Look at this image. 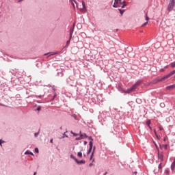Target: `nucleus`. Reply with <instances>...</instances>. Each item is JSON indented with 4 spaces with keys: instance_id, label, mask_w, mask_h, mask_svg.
Listing matches in <instances>:
<instances>
[{
    "instance_id": "1",
    "label": "nucleus",
    "mask_w": 175,
    "mask_h": 175,
    "mask_svg": "<svg viewBox=\"0 0 175 175\" xmlns=\"http://www.w3.org/2000/svg\"><path fill=\"white\" fill-rule=\"evenodd\" d=\"M142 81H137L135 84H134L131 88H129L125 91L126 94H131V92H133V91H136V88L140 85Z\"/></svg>"
},
{
    "instance_id": "2",
    "label": "nucleus",
    "mask_w": 175,
    "mask_h": 175,
    "mask_svg": "<svg viewBox=\"0 0 175 175\" xmlns=\"http://www.w3.org/2000/svg\"><path fill=\"white\" fill-rule=\"evenodd\" d=\"M174 74H175V70L172 71V72H170L168 75L163 77L162 78L159 79H158V82L161 83V81H164V80H166V79H169V77L173 76V75H174Z\"/></svg>"
},
{
    "instance_id": "3",
    "label": "nucleus",
    "mask_w": 175,
    "mask_h": 175,
    "mask_svg": "<svg viewBox=\"0 0 175 175\" xmlns=\"http://www.w3.org/2000/svg\"><path fill=\"white\" fill-rule=\"evenodd\" d=\"M175 1L174 0H170L168 4L167 10L168 12H172L173 10V8H174Z\"/></svg>"
},
{
    "instance_id": "4",
    "label": "nucleus",
    "mask_w": 175,
    "mask_h": 175,
    "mask_svg": "<svg viewBox=\"0 0 175 175\" xmlns=\"http://www.w3.org/2000/svg\"><path fill=\"white\" fill-rule=\"evenodd\" d=\"M118 3L120 5H122L123 3H125V0H115V3L113 5V8H118Z\"/></svg>"
},
{
    "instance_id": "5",
    "label": "nucleus",
    "mask_w": 175,
    "mask_h": 175,
    "mask_svg": "<svg viewBox=\"0 0 175 175\" xmlns=\"http://www.w3.org/2000/svg\"><path fill=\"white\" fill-rule=\"evenodd\" d=\"M89 140H91L89 143V145H90V149H89V151H88V154L91 153V150H92V137H88Z\"/></svg>"
},
{
    "instance_id": "6",
    "label": "nucleus",
    "mask_w": 175,
    "mask_h": 175,
    "mask_svg": "<svg viewBox=\"0 0 175 175\" xmlns=\"http://www.w3.org/2000/svg\"><path fill=\"white\" fill-rule=\"evenodd\" d=\"M71 4L73 6L74 9L77 7L79 8V5L77 4V2L75 0H70Z\"/></svg>"
},
{
    "instance_id": "7",
    "label": "nucleus",
    "mask_w": 175,
    "mask_h": 175,
    "mask_svg": "<svg viewBox=\"0 0 175 175\" xmlns=\"http://www.w3.org/2000/svg\"><path fill=\"white\" fill-rule=\"evenodd\" d=\"M79 10L81 12H83V13L85 12V3L84 1H82V8H79Z\"/></svg>"
},
{
    "instance_id": "8",
    "label": "nucleus",
    "mask_w": 175,
    "mask_h": 175,
    "mask_svg": "<svg viewBox=\"0 0 175 175\" xmlns=\"http://www.w3.org/2000/svg\"><path fill=\"white\" fill-rule=\"evenodd\" d=\"M71 158H73V159H75V161L77 162V163H84V162H85V161H79L76 158H75V157H73V154H71Z\"/></svg>"
},
{
    "instance_id": "9",
    "label": "nucleus",
    "mask_w": 175,
    "mask_h": 175,
    "mask_svg": "<svg viewBox=\"0 0 175 175\" xmlns=\"http://www.w3.org/2000/svg\"><path fill=\"white\" fill-rule=\"evenodd\" d=\"M174 88H175V84L174 85H171L170 86H167L165 88V90H174Z\"/></svg>"
},
{
    "instance_id": "10",
    "label": "nucleus",
    "mask_w": 175,
    "mask_h": 175,
    "mask_svg": "<svg viewBox=\"0 0 175 175\" xmlns=\"http://www.w3.org/2000/svg\"><path fill=\"white\" fill-rule=\"evenodd\" d=\"M171 170L172 172H174V170H175V162L174 161H173V163H172Z\"/></svg>"
},
{
    "instance_id": "11",
    "label": "nucleus",
    "mask_w": 175,
    "mask_h": 175,
    "mask_svg": "<svg viewBox=\"0 0 175 175\" xmlns=\"http://www.w3.org/2000/svg\"><path fill=\"white\" fill-rule=\"evenodd\" d=\"M83 134H81V131H80V137L76 138V140H81V139H84V137H83Z\"/></svg>"
},
{
    "instance_id": "12",
    "label": "nucleus",
    "mask_w": 175,
    "mask_h": 175,
    "mask_svg": "<svg viewBox=\"0 0 175 175\" xmlns=\"http://www.w3.org/2000/svg\"><path fill=\"white\" fill-rule=\"evenodd\" d=\"M47 54H50V55H55L57 54H59V51H57L54 53H45L44 55H47Z\"/></svg>"
},
{
    "instance_id": "13",
    "label": "nucleus",
    "mask_w": 175,
    "mask_h": 175,
    "mask_svg": "<svg viewBox=\"0 0 175 175\" xmlns=\"http://www.w3.org/2000/svg\"><path fill=\"white\" fill-rule=\"evenodd\" d=\"M150 124H151V120H148V121L146 122V125H148V128H150V129H152V128H151V127L150 126Z\"/></svg>"
},
{
    "instance_id": "14",
    "label": "nucleus",
    "mask_w": 175,
    "mask_h": 175,
    "mask_svg": "<svg viewBox=\"0 0 175 175\" xmlns=\"http://www.w3.org/2000/svg\"><path fill=\"white\" fill-rule=\"evenodd\" d=\"M158 158H159V159H161V161H162V159H163V154H158Z\"/></svg>"
},
{
    "instance_id": "15",
    "label": "nucleus",
    "mask_w": 175,
    "mask_h": 175,
    "mask_svg": "<svg viewBox=\"0 0 175 175\" xmlns=\"http://www.w3.org/2000/svg\"><path fill=\"white\" fill-rule=\"evenodd\" d=\"M74 29H70V40L72 39V33H73Z\"/></svg>"
},
{
    "instance_id": "16",
    "label": "nucleus",
    "mask_w": 175,
    "mask_h": 175,
    "mask_svg": "<svg viewBox=\"0 0 175 175\" xmlns=\"http://www.w3.org/2000/svg\"><path fill=\"white\" fill-rule=\"evenodd\" d=\"M145 18L146 21H148V20H150V18L148 17V15L147 14V13L146 14Z\"/></svg>"
},
{
    "instance_id": "17",
    "label": "nucleus",
    "mask_w": 175,
    "mask_h": 175,
    "mask_svg": "<svg viewBox=\"0 0 175 175\" xmlns=\"http://www.w3.org/2000/svg\"><path fill=\"white\" fill-rule=\"evenodd\" d=\"M171 68H175V62L170 64Z\"/></svg>"
},
{
    "instance_id": "18",
    "label": "nucleus",
    "mask_w": 175,
    "mask_h": 175,
    "mask_svg": "<svg viewBox=\"0 0 175 175\" xmlns=\"http://www.w3.org/2000/svg\"><path fill=\"white\" fill-rule=\"evenodd\" d=\"M82 135H83V139H87V137H88V136H87V134H82Z\"/></svg>"
},
{
    "instance_id": "19",
    "label": "nucleus",
    "mask_w": 175,
    "mask_h": 175,
    "mask_svg": "<svg viewBox=\"0 0 175 175\" xmlns=\"http://www.w3.org/2000/svg\"><path fill=\"white\" fill-rule=\"evenodd\" d=\"M147 24H148V21L144 23L142 25V27H146V25H147Z\"/></svg>"
},
{
    "instance_id": "20",
    "label": "nucleus",
    "mask_w": 175,
    "mask_h": 175,
    "mask_svg": "<svg viewBox=\"0 0 175 175\" xmlns=\"http://www.w3.org/2000/svg\"><path fill=\"white\" fill-rule=\"evenodd\" d=\"M35 152H36L37 154L39 152V149L38 148H35Z\"/></svg>"
},
{
    "instance_id": "21",
    "label": "nucleus",
    "mask_w": 175,
    "mask_h": 175,
    "mask_svg": "<svg viewBox=\"0 0 175 175\" xmlns=\"http://www.w3.org/2000/svg\"><path fill=\"white\" fill-rule=\"evenodd\" d=\"M77 156H78L79 158H81V157H83V154H78Z\"/></svg>"
},
{
    "instance_id": "22",
    "label": "nucleus",
    "mask_w": 175,
    "mask_h": 175,
    "mask_svg": "<svg viewBox=\"0 0 175 175\" xmlns=\"http://www.w3.org/2000/svg\"><path fill=\"white\" fill-rule=\"evenodd\" d=\"M154 133L155 136H158V134L157 133V130L154 129Z\"/></svg>"
},
{
    "instance_id": "23",
    "label": "nucleus",
    "mask_w": 175,
    "mask_h": 175,
    "mask_svg": "<svg viewBox=\"0 0 175 175\" xmlns=\"http://www.w3.org/2000/svg\"><path fill=\"white\" fill-rule=\"evenodd\" d=\"M25 154H32V152H29V151H28V150H27V151L25 152Z\"/></svg>"
},
{
    "instance_id": "24",
    "label": "nucleus",
    "mask_w": 175,
    "mask_h": 175,
    "mask_svg": "<svg viewBox=\"0 0 175 175\" xmlns=\"http://www.w3.org/2000/svg\"><path fill=\"white\" fill-rule=\"evenodd\" d=\"M41 109H42V107H38L37 108L38 111H40Z\"/></svg>"
},
{
    "instance_id": "25",
    "label": "nucleus",
    "mask_w": 175,
    "mask_h": 175,
    "mask_svg": "<svg viewBox=\"0 0 175 175\" xmlns=\"http://www.w3.org/2000/svg\"><path fill=\"white\" fill-rule=\"evenodd\" d=\"M159 169H162V163H160L159 165Z\"/></svg>"
},
{
    "instance_id": "26",
    "label": "nucleus",
    "mask_w": 175,
    "mask_h": 175,
    "mask_svg": "<svg viewBox=\"0 0 175 175\" xmlns=\"http://www.w3.org/2000/svg\"><path fill=\"white\" fill-rule=\"evenodd\" d=\"M69 43H70V40H68L66 42V46H68L69 44Z\"/></svg>"
},
{
    "instance_id": "27",
    "label": "nucleus",
    "mask_w": 175,
    "mask_h": 175,
    "mask_svg": "<svg viewBox=\"0 0 175 175\" xmlns=\"http://www.w3.org/2000/svg\"><path fill=\"white\" fill-rule=\"evenodd\" d=\"M120 12V14H124V11L123 10H119Z\"/></svg>"
},
{
    "instance_id": "28",
    "label": "nucleus",
    "mask_w": 175,
    "mask_h": 175,
    "mask_svg": "<svg viewBox=\"0 0 175 175\" xmlns=\"http://www.w3.org/2000/svg\"><path fill=\"white\" fill-rule=\"evenodd\" d=\"M2 143H5L3 141L0 140V146H2Z\"/></svg>"
},
{
    "instance_id": "29",
    "label": "nucleus",
    "mask_w": 175,
    "mask_h": 175,
    "mask_svg": "<svg viewBox=\"0 0 175 175\" xmlns=\"http://www.w3.org/2000/svg\"><path fill=\"white\" fill-rule=\"evenodd\" d=\"M92 157H94V154H91L90 160L91 161L92 159Z\"/></svg>"
},
{
    "instance_id": "30",
    "label": "nucleus",
    "mask_w": 175,
    "mask_h": 175,
    "mask_svg": "<svg viewBox=\"0 0 175 175\" xmlns=\"http://www.w3.org/2000/svg\"><path fill=\"white\" fill-rule=\"evenodd\" d=\"M159 129L160 131H163V128H161V127H159Z\"/></svg>"
},
{
    "instance_id": "31",
    "label": "nucleus",
    "mask_w": 175,
    "mask_h": 175,
    "mask_svg": "<svg viewBox=\"0 0 175 175\" xmlns=\"http://www.w3.org/2000/svg\"><path fill=\"white\" fill-rule=\"evenodd\" d=\"M71 133H72V135H74V136H77V134L73 133V131H71Z\"/></svg>"
},
{
    "instance_id": "32",
    "label": "nucleus",
    "mask_w": 175,
    "mask_h": 175,
    "mask_svg": "<svg viewBox=\"0 0 175 175\" xmlns=\"http://www.w3.org/2000/svg\"><path fill=\"white\" fill-rule=\"evenodd\" d=\"M160 72H165V70L164 69H161Z\"/></svg>"
},
{
    "instance_id": "33",
    "label": "nucleus",
    "mask_w": 175,
    "mask_h": 175,
    "mask_svg": "<svg viewBox=\"0 0 175 175\" xmlns=\"http://www.w3.org/2000/svg\"><path fill=\"white\" fill-rule=\"evenodd\" d=\"M89 166L91 167V166H92V163H90Z\"/></svg>"
},
{
    "instance_id": "34",
    "label": "nucleus",
    "mask_w": 175,
    "mask_h": 175,
    "mask_svg": "<svg viewBox=\"0 0 175 175\" xmlns=\"http://www.w3.org/2000/svg\"><path fill=\"white\" fill-rule=\"evenodd\" d=\"M64 136H65L66 137H68V135H66L65 134V133H64Z\"/></svg>"
},
{
    "instance_id": "35",
    "label": "nucleus",
    "mask_w": 175,
    "mask_h": 175,
    "mask_svg": "<svg viewBox=\"0 0 175 175\" xmlns=\"http://www.w3.org/2000/svg\"><path fill=\"white\" fill-rule=\"evenodd\" d=\"M124 7H125V5H123L122 6V9H124Z\"/></svg>"
},
{
    "instance_id": "36",
    "label": "nucleus",
    "mask_w": 175,
    "mask_h": 175,
    "mask_svg": "<svg viewBox=\"0 0 175 175\" xmlns=\"http://www.w3.org/2000/svg\"><path fill=\"white\" fill-rule=\"evenodd\" d=\"M157 137L158 139H159L161 137L157 135Z\"/></svg>"
},
{
    "instance_id": "37",
    "label": "nucleus",
    "mask_w": 175,
    "mask_h": 175,
    "mask_svg": "<svg viewBox=\"0 0 175 175\" xmlns=\"http://www.w3.org/2000/svg\"><path fill=\"white\" fill-rule=\"evenodd\" d=\"M51 143H53V139L50 140Z\"/></svg>"
},
{
    "instance_id": "38",
    "label": "nucleus",
    "mask_w": 175,
    "mask_h": 175,
    "mask_svg": "<svg viewBox=\"0 0 175 175\" xmlns=\"http://www.w3.org/2000/svg\"><path fill=\"white\" fill-rule=\"evenodd\" d=\"M167 147V145H165V148H166Z\"/></svg>"
},
{
    "instance_id": "39",
    "label": "nucleus",
    "mask_w": 175,
    "mask_h": 175,
    "mask_svg": "<svg viewBox=\"0 0 175 175\" xmlns=\"http://www.w3.org/2000/svg\"><path fill=\"white\" fill-rule=\"evenodd\" d=\"M38 134V133H35V136H37Z\"/></svg>"
},
{
    "instance_id": "40",
    "label": "nucleus",
    "mask_w": 175,
    "mask_h": 175,
    "mask_svg": "<svg viewBox=\"0 0 175 175\" xmlns=\"http://www.w3.org/2000/svg\"><path fill=\"white\" fill-rule=\"evenodd\" d=\"M164 142H166V138H164Z\"/></svg>"
},
{
    "instance_id": "41",
    "label": "nucleus",
    "mask_w": 175,
    "mask_h": 175,
    "mask_svg": "<svg viewBox=\"0 0 175 175\" xmlns=\"http://www.w3.org/2000/svg\"><path fill=\"white\" fill-rule=\"evenodd\" d=\"M106 174H107V172H105L104 175H106Z\"/></svg>"
},
{
    "instance_id": "42",
    "label": "nucleus",
    "mask_w": 175,
    "mask_h": 175,
    "mask_svg": "<svg viewBox=\"0 0 175 175\" xmlns=\"http://www.w3.org/2000/svg\"><path fill=\"white\" fill-rule=\"evenodd\" d=\"M73 117H75L76 118V115H74Z\"/></svg>"
},
{
    "instance_id": "43",
    "label": "nucleus",
    "mask_w": 175,
    "mask_h": 175,
    "mask_svg": "<svg viewBox=\"0 0 175 175\" xmlns=\"http://www.w3.org/2000/svg\"><path fill=\"white\" fill-rule=\"evenodd\" d=\"M84 143H85V144H87V142H85Z\"/></svg>"
},
{
    "instance_id": "44",
    "label": "nucleus",
    "mask_w": 175,
    "mask_h": 175,
    "mask_svg": "<svg viewBox=\"0 0 175 175\" xmlns=\"http://www.w3.org/2000/svg\"><path fill=\"white\" fill-rule=\"evenodd\" d=\"M78 154H81V152H79Z\"/></svg>"
},
{
    "instance_id": "45",
    "label": "nucleus",
    "mask_w": 175,
    "mask_h": 175,
    "mask_svg": "<svg viewBox=\"0 0 175 175\" xmlns=\"http://www.w3.org/2000/svg\"><path fill=\"white\" fill-rule=\"evenodd\" d=\"M92 154H94V150H93V152H92Z\"/></svg>"
},
{
    "instance_id": "46",
    "label": "nucleus",
    "mask_w": 175,
    "mask_h": 175,
    "mask_svg": "<svg viewBox=\"0 0 175 175\" xmlns=\"http://www.w3.org/2000/svg\"><path fill=\"white\" fill-rule=\"evenodd\" d=\"M51 55H49L48 57H51Z\"/></svg>"
},
{
    "instance_id": "47",
    "label": "nucleus",
    "mask_w": 175,
    "mask_h": 175,
    "mask_svg": "<svg viewBox=\"0 0 175 175\" xmlns=\"http://www.w3.org/2000/svg\"><path fill=\"white\" fill-rule=\"evenodd\" d=\"M162 105H163V104H161V106H162Z\"/></svg>"
},
{
    "instance_id": "48",
    "label": "nucleus",
    "mask_w": 175,
    "mask_h": 175,
    "mask_svg": "<svg viewBox=\"0 0 175 175\" xmlns=\"http://www.w3.org/2000/svg\"><path fill=\"white\" fill-rule=\"evenodd\" d=\"M174 79H175V75H174Z\"/></svg>"
},
{
    "instance_id": "49",
    "label": "nucleus",
    "mask_w": 175,
    "mask_h": 175,
    "mask_svg": "<svg viewBox=\"0 0 175 175\" xmlns=\"http://www.w3.org/2000/svg\"><path fill=\"white\" fill-rule=\"evenodd\" d=\"M77 25L79 26V25L78 24Z\"/></svg>"
}]
</instances>
